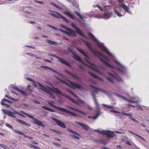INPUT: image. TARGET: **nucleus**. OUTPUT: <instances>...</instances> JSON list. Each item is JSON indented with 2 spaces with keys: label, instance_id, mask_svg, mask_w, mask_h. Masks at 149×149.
I'll use <instances>...</instances> for the list:
<instances>
[{
  "label": "nucleus",
  "instance_id": "1",
  "mask_svg": "<svg viewBox=\"0 0 149 149\" xmlns=\"http://www.w3.org/2000/svg\"><path fill=\"white\" fill-rule=\"evenodd\" d=\"M86 44L87 46L91 51L93 53L99 57L100 59L108 66L112 67L111 65L107 61H109V59L106 56L104 55L99 51H97L93 49V45L89 42H87Z\"/></svg>",
  "mask_w": 149,
  "mask_h": 149
},
{
  "label": "nucleus",
  "instance_id": "2",
  "mask_svg": "<svg viewBox=\"0 0 149 149\" xmlns=\"http://www.w3.org/2000/svg\"><path fill=\"white\" fill-rule=\"evenodd\" d=\"M54 76L62 83L65 84L67 86H69L74 89H75L76 88L82 89H83L84 88L82 87L81 85L77 83H75L73 82H71L69 83H68L65 82V81L61 79L60 78L55 75H54Z\"/></svg>",
  "mask_w": 149,
  "mask_h": 149
},
{
  "label": "nucleus",
  "instance_id": "3",
  "mask_svg": "<svg viewBox=\"0 0 149 149\" xmlns=\"http://www.w3.org/2000/svg\"><path fill=\"white\" fill-rule=\"evenodd\" d=\"M88 35L91 37V39L97 44L102 51H105L108 55L109 56L111 55V54L110 52L107 49L105 46L103 44H100L98 42L97 39L95 37L94 35L93 34L91 33H89Z\"/></svg>",
  "mask_w": 149,
  "mask_h": 149
},
{
  "label": "nucleus",
  "instance_id": "4",
  "mask_svg": "<svg viewBox=\"0 0 149 149\" xmlns=\"http://www.w3.org/2000/svg\"><path fill=\"white\" fill-rule=\"evenodd\" d=\"M21 112L24 114L28 116L30 118L32 119L33 120L32 121V123H33V124L37 125L39 126L42 127H45V126L43 124L42 121L40 120L37 119V118H34L33 116L25 113V112L23 111H22Z\"/></svg>",
  "mask_w": 149,
  "mask_h": 149
},
{
  "label": "nucleus",
  "instance_id": "5",
  "mask_svg": "<svg viewBox=\"0 0 149 149\" xmlns=\"http://www.w3.org/2000/svg\"><path fill=\"white\" fill-rule=\"evenodd\" d=\"M89 86H90L94 89V90L92 91L91 95L93 98L96 107H99V104L98 103L97 99L96 98V96L95 95V94L98 93V92L99 91L101 90V88H100L96 87L91 85H90Z\"/></svg>",
  "mask_w": 149,
  "mask_h": 149
},
{
  "label": "nucleus",
  "instance_id": "6",
  "mask_svg": "<svg viewBox=\"0 0 149 149\" xmlns=\"http://www.w3.org/2000/svg\"><path fill=\"white\" fill-rule=\"evenodd\" d=\"M108 74H109L110 77H107V80L110 82L113 83V79H115L118 81H122V78L116 74L115 73L114 75L110 72H109Z\"/></svg>",
  "mask_w": 149,
  "mask_h": 149
},
{
  "label": "nucleus",
  "instance_id": "7",
  "mask_svg": "<svg viewBox=\"0 0 149 149\" xmlns=\"http://www.w3.org/2000/svg\"><path fill=\"white\" fill-rule=\"evenodd\" d=\"M37 83L40 87L39 88L40 89L48 93L50 95V97L51 98L54 99L55 98V97L52 94L45 86L38 82H37Z\"/></svg>",
  "mask_w": 149,
  "mask_h": 149
},
{
  "label": "nucleus",
  "instance_id": "8",
  "mask_svg": "<svg viewBox=\"0 0 149 149\" xmlns=\"http://www.w3.org/2000/svg\"><path fill=\"white\" fill-rule=\"evenodd\" d=\"M71 26L77 30V33L80 36L86 38V37L84 34L83 31L76 26L74 23H72L70 24Z\"/></svg>",
  "mask_w": 149,
  "mask_h": 149
},
{
  "label": "nucleus",
  "instance_id": "9",
  "mask_svg": "<svg viewBox=\"0 0 149 149\" xmlns=\"http://www.w3.org/2000/svg\"><path fill=\"white\" fill-rule=\"evenodd\" d=\"M52 119L56 123V124L58 125L63 128H66L65 124L62 123L58 120L53 117L52 118Z\"/></svg>",
  "mask_w": 149,
  "mask_h": 149
},
{
  "label": "nucleus",
  "instance_id": "10",
  "mask_svg": "<svg viewBox=\"0 0 149 149\" xmlns=\"http://www.w3.org/2000/svg\"><path fill=\"white\" fill-rule=\"evenodd\" d=\"M103 134L106 135L107 137L109 138H112L115 135V134L113 132L107 130H104Z\"/></svg>",
  "mask_w": 149,
  "mask_h": 149
},
{
  "label": "nucleus",
  "instance_id": "11",
  "mask_svg": "<svg viewBox=\"0 0 149 149\" xmlns=\"http://www.w3.org/2000/svg\"><path fill=\"white\" fill-rule=\"evenodd\" d=\"M77 50L82 54L84 56H85V60L88 63H90V62L88 61V59H89V58L88 57V54L87 52H85V51L83 49H80L79 48H78Z\"/></svg>",
  "mask_w": 149,
  "mask_h": 149
},
{
  "label": "nucleus",
  "instance_id": "12",
  "mask_svg": "<svg viewBox=\"0 0 149 149\" xmlns=\"http://www.w3.org/2000/svg\"><path fill=\"white\" fill-rule=\"evenodd\" d=\"M68 49L70 52L74 55V57L76 59L84 63H83V61L82 59L79 56L75 54L74 52L70 48L68 47Z\"/></svg>",
  "mask_w": 149,
  "mask_h": 149
},
{
  "label": "nucleus",
  "instance_id": "13",
  "mask_svg": "<svg viewBox=\"0 0 149 149\" xmlns=\"http://www.w3.org/2000/svg\"><path fill=\"white\" fill-rule=\"evenodd\" d=\"M75 122L76 124L82 127L84 129L86 130H88L89 129V126L86 124L76 121H75Z\"/></svg>",
  "mask_w": 149,
  "mask_h": 149
},
{
  "label": "nucleus",
  "instance_id": "14",
  "mask_svg": "<svg viewBox=\"0 0 149 149\" xmlns=\"http://www.w3.org/2000/svg\"><path fill=\"white\" fill-rule=\"evenodd\" d=\"M65 72L70 74L71 76L74 77L75 78L76 80H77L80 81H82V79L80 78L78 75L76 74H74L66 70H65Z\"/></svg>",
  "mask_w": 149,
  "mask_h": 149
},
{
  "label": "nucleus",
  "instance_id": "15",
  "mask_svg": "<svg viewBox=\"0 0 149 149\" xmlns=\"http://www.w3.org/2000/svg\"><path fill=\"white\" fill-rule=\"evenodd\" d=\"M67 34L72 36H75L76 35V33L71 28H69L67 30Z\"/></svg>",
  "mask_w": 149,
  "mask_h": 149
},
{
  "label": "nucleus",
  "instance_id": "16",
  "mask_svg": "<svg viewBox=\"0 0 149 149\" xmlns=\"http://www.w3.org/2000/svg\"><path fill=\"white\" fill-rule=\"evenodd\" d=\"M55 56V58H57L58 59L61 63L66 65L69 67H70L71 66L70 64L69 63L67 62L65 60L60 58L58 56Z\"/></svg>",
  "mask_w": 149,
  "mask_h": 149
},
{
  "label": "nucleus",
  "instance_id": "17",
  "mask_svg": "<svg viewBox=\"0 0 149 149\" xmlns=\"http://www.w3.org/2000/svg\"><path fill=\"white\" fill-rule=\"evenodd\" d=\"M118 64L119 65L118 68V69L122 73H125L126 72V69L125 68L118 63Z\"/></svg>",
  "mask_w": 149,
  "mask_h": 149
},
{
  "label": "nucleus",
  "instance_id": "18",
  "mask_svg": "<svg viewBox=\"0 0 149 149\" xmlns=\"http://www.w3.org/2000/svg\"><path fill=\"white\" fill-rule=\"evenodd\" d=\"M119 7L123 8L127 12L130 13L131 12L130 11V9L129 7L125 5L124 4H123L121 5H120Z\"/></svg>",
  "mask_w": 149,
  "mask_h": 149
},
{
  "label": "nucleus",
  "instance_id": "19",
  "mask_svg": "<svg viewBox=\"0 0 149 149\" xmlns=\"http://www.w3.org/2000/svg\"><path fill=\"white\" fill-rule=\"evenodd\" d=\"M50 11H52L53 12L56 13L58 15H59L60 18H61L62 19H63L64 21H65L66 22H68V23L69 22V21L65 17L63 16L62 15H61L60 13H58L57 12H56L54 11H52V10H49Z\"/></svg>",
  "mask_w": 149,
  "mask_h": 149
},
{
  "label": "nucleus",
  "instance_id": "20",
  "mask_svg": "<svg viewBox=\"0 0 149 149\" xmlns=\"http://www.w3.org/2000/svg\"><path fill=\"white\" fill-rule=\"evenodd\" d=\"M88 73L92 77H94L95 78L98 79L101 81H102V79L101 78L99 77L95 74H94L92 72L89 71L88 72Z\"/></svg>",
  "mask_w": 149,
  "mask_h": 149
},
{
  "label": "nucleus",
  "instance_id": "21",
  "mask_svg": "<svg viewBox=\"0 0 149 149\" xmlns=\"http://www.w3.org/2000/svg\"><path fill=\"white\" fill-rule=\"evenodd\" d=\"M53 91L54 92L57 94H61L63 96V94L62 93L61 91L58 88L54 87L53 88Z\"/></svg>",
  "mask_w": 149,
  "mask_h": 149
},
{
  "label": "nucleus",
  "instance_id": "22",
  "mask_svg": "<svg viewBox=\"0 0 149 149\" xmlns=\"http://www.w3.org/2000/svg\"><path fill=\"white\" fill-rule=\"evenodd\" d=\"M63 96L65 97L69 100H70L72 102H73L75 104H77V102L72 98L70 96L67 95L66 94H64L63 95Z\"/></svg>",
  "mask_w": 149,
  "mask_h": 149
},
{
  "label": "nucleus",
  "instance_id": "23",
  "mask_svg": "<svg viewBox=\"0 0 149 149\" xmlns=\"http://www.w3.org/2000/svg\"><path fill=\"white\" fill-rule=\"evenodd\" d=\"M16 120L20 123L21 124L23 125H25L29 127H30L31 125L30 124H28L26 123L24 121L20 120L18 118H16Z\"/></svg>",
  "mask_w": 149,
  "mask_h": 149
},
{
  "label": "nucleus",
  "instance_id": "24",
  "mask_svg": "<svg viewBox=\"0 0 149 149\" xmlns=\"http://www.w3.org/2000/svg\"><path fill=\"white\" fill-rule=\"evenodd\" d=\"M70 108L71 109H72V110H73L75 111H77V112H79V113H81V114H83V115H84V116H86V113L81 111V110H80L79 109H75V108H74L72 107H70Z\"/></svg>",
  "mask_w": 149,
  "mask_h": 149
},
{
  "label": "nucleus",
  "instance_id": "25",
  "mask_svg": "<svg viewBox=\"0 0 149 149\" xmlns=\"http://www.w3.org/2000/svg\"><path fill=\"white\" fill-rule=\"evenodd\" d=\"M63 111L65 112L71 114V115H72L73 116H77V115L75 113H74L73 112L70 111L69 110L66 109L65 108H64V109Z\"/></svg>",
  "mask_w": 149,
  "mask_h": 149
},
{
  "label": "nucleus",
  "instance_id": "26",
  "mask_svg": "<svg viewBox=\"0 0 149 149\" xmlns=\"http://www.w3.org/2000/svg\"><path fill=\"white\" fill-rule=\"evenodd\" d=\"M40 67L45 70L48 69L53 72H55V70L47 66H41Z\"/></svg>",
  "mask_w": 149,
  "mask_h": 149
},
{
  "label": "nucleus",
  "instance_id": "27",
  "mask_svg": "<svg viewBox=\"0 0 149 149\" xmlns=\"http://www.w3.org/2000/svg\"><path fill=\"white\" fill-rule=\"evenodd\" d=\"M103 17L105 19H108L111 17V14L109 12L105 13Z\"/></svg>",
  "mask_w": 149,
  "mask_h": 149
},
{
  "label": "nucleus",
  "instance_id": "28",
  "mask_svg": "<svg viewBox=\"0 0 149 149\" xmlns=\"http://www.w3.org/2000/svg\"><path fill=\"white\" fill-rule=\"evenodd\" d=\"M42 108L45 109V110H47L52 112H55V111L45 106H42Z\"/></svg>",
  "mask_w": 149,
  "mask_h": 149
},
{
  "label": "nucleus",
  "instance_id": "29",
  "mask_svg": "<svg viewBox=\"0 0 149 149\" xmlns=\"http://www.w3.org/2000/svg\"><path fill=\"white\" fill-rule=\"evenodd\" d=\"M51 106L52 107H53L56 109H57L59 110H60V111H63L64 109V108H61L60 107H58L56 106L55 105L53 104H52V105H51Z\"/></svg>",
  "mask_w": 149,
  "mask_h": 149
},
{
  "label": "nucleus",
  "instance_id": "30",
  "mask_svg": "<svg viewBox=\"0 0 149 149\" xmlns=\"http://www.w3.org/2000/svg\"><path fill=\"white\" fill-rule=\"evenodd\" d=\"M67 131H68L69 132H70L71 133H73L77 135L78 136H80V135L79 134V133H77V132H75L73 130H72L71 129H70V128H68L67 129Z\"/></svg>",
  "mask_w": 149,
  "mask_h": 149
},
{
  "label": "nucleus",
  "instance_id": "31",
  "mask_svg": "<svg viewBox=\"0 0 149 149\" xmlns=\"http://www.w3.org/2000/svg\"><path fill=\"white\" fill-rule=\"evenodd\" d=\"M28 145L30 147L32 148L35 149H41L39 147L31 144H28Z\"/></svg>",
  "mask_w": 149,
  "mask_h": 149
},
{
  "label": "nucleus",
  "instance_id": "32",
  "mask_svg": "<svg viewBox=\"0 0 149 149\" xmlns=\"http://www.w3.org/2000/svg\"><path fill=\"white\" fill-rule=\"evenodd\" d=\"M13 131L14 132L17 133V134H20L23 135L24 136V134L22 132L19 131V130L16 129H13Z\"/></svg>",
  "mask_w": 149,
  "mask_h": 149
},
{
  "label": "nucleus",
  "instance_id": "33",
  "mask_svg": "<svg viewBox=\"0 0 149 149\" xmlns=\"http://www.w3.org/2000/svg\"><path fill=\"white\" fill-rule=\"evenodd\" d=\"M128 132H130V133H131L135 135H136V136L139 137L140 138H141V139H142L143 140H144V141H145V139L143 137H142V136L131 131H129Z\"/></svg>",
  "mask_w": 149,
  "mask_h": 149
},
{
  "label": "nucleus",
  "instance_id": "34",
  "mask_svg": "<svg viewBox=\"0 0 149 149\" xmlns=\"http://www.w3.org/2000/svg\"><path fill=\"white\" fill-rule=\"evenodd\" d=\"M47 42L49 44H51L52 45L56 44L57 43L51 40H46Z\"/></svg>",
  "mask_w": 149,
  "mask_h": 149
},
{
  "label": "nucleus",
  "instance_id": "35",
  "mask_svg": "<svg viewBox=\"0 0 149 149\" xmlns=\"http://www.w3.org/2000/svg\"><path fill=\"white\" fill-rule=\"evenodd\" d=\"M50 4L52 5V6L55 7H56V8H58V9H60L62 10V8L61 7H60L57 6V5H56V4H55L53 2H51L50 3Z\"/></svg>",
  "mask_w": 149,
  "mask_h": 149
},
{
  "label": "nucleus",
  "instance_id": "36",
  "mask_svg": "<svg viewBox=\"0 0 149 149\" xmlns=\"http://www.w3.org/2000/svg\"><path fill=\"white\" fill-rule=\"evenodd\" d=\"M102 105L104 107H107L110 109H114V107L112 105L107 106L106 104H102Z\"/></svg>",
  "mask_w": 149,
  "mask_h": 149
},
{
  "label": "nucleus",
  "instance_id": "37",
  "mask_svg": "<svg viewBox=\"0 0 149 149\" xmlns=\"http://www.w3.org/2000/svg\"><path fill=\"white\" fill-rule=\"evenodd\" d=\"M49 130H51V131H53V132H55L56 133L58 134H62V132L61 131H57V130H53V129H50Z\"/></svg>",
  "mask_w": 149,
  "mask_h": 149
},
{
  "label": "nucleus",
  "instance_id": "38",
  "mask_svg": "<svg viewBox=\"0 0 149 149\" xmlns=\"http://www.w3.org/2000/svg\"><path fill=\"white\" fill-rule=\"evenodd\" d=\"M76 13L77 14V15L79 16L80 18L82 20L84 21V17L82 16L78 12H76Z\"/></svg>",
  "mask_w": 149,
  "mask_h": 149
},
{
  "label": "nucleus",
  "instance_id": "39",
  "mask_svg": "<svg viewBox=\"0 0 149 149\" xmlns=\"http://www.w3.org/2000/svg\"><path fill=\"white\" fill-rule=\"evenodd\" d=\"M49 14L50 15L54 16L55 17L58 18H60L59 15H56L53 13H50Z\"/></svg>",
  "mask_w": 149,
  "mask_h": 149
},
{
  "label": "nucleus",
  "instance_id": "40",
  "mask_svg": "<svg viewBox=\"0 0 149 149\" xmlns=\"http://www.w3.org/2000/svg\"><path fill=\"white\" fill-rule=\"evenodd\" d=\"M13 114H14V113H13V112L11 111H10L9 112V113H8V115L9 116H11V117H13L15 118H16V117Z\"/></svg>",
  "mask_w": 149,
  "mask_h": 149
},
{
  "label": "nucleus",
  "instance_id": "41",
  "mask_svg": "<svg viewBox=\"0 0 149 149\" xmlns=\"http://www.w3.org/2000/svg\"><path fill=\"white\" fill-rule=\"evenodd\" d=\"M114 11V12L118 17H121L122 16V14L120 13L118 10H115Z\"/></svg>",
  "mask_w": 149,
  "mask_h": 149
},
{
  "label": "nucleus",
  "instance_id": "42",
  "mask_svg": "<svg viewBox=\"0 0 149 149\" xmlns=\"http://www.w3.org/2000/svg\"><path fill=\"white\" fill-rule=\"evenodd\" d=\"M65 14L68 15L71 18L73 19H74V17L69 12H65Z\"/></svg>",
  "mask_w": 149,
  "mask_h": 149
},
{
  "label": "nucleus",
  "instance_id": "43",
  "mask_svg": "<svg viewBox=\"0 0 149 149\" xmlns=\"http://www.w3.org/2000/svg\"><path fill=\"white\" fill-rule=\"evenodd\" d=\"M94 17L97 18H100L102 17V15L100 14H95L94 15Z\"/></svg>",
  "mask_w": 149,
  "mask_h": 149
},
{
  "label": "nucleus",
  "instance_id": "44",
  "mask_svg": "<svg viewBox=\"0 0 149 149\" xmlns=\"http://www.w3.org/2000/svg\"><path fill=\"white\" fill-rule=\"evenodd\" d=\"M2 110L5 114L8 115L10 111L6 110L5 109H2Z\"/></svg>",
  "mask_w": 149,
  "mask_h": 149
},
{
  "label": "nucleus",
  "instance_id": "45",
  "mask_svg": "<svg viewBox=\"0 0 149 149\" xmlns=\"http://www.w3.org/2000/svg\"><path fill=\"white\" fill-rule=\"evenodd\" d=\"M19 92H21L22 95H24L27 96V93L25 92L24 91L22 90H20V91H19Z\"/></svg>",
  "mask_w": 149,
  "mask_h": 149
},
{
  "label": "nucleus",
  "instance_id": "46",
  "mask_svg": "<svg viewBox=\"0 0 149 149\" xmlns=\"http://www.w3.org/2000/svg\"><path fill=\"white\" fill-rule=\"evenodd\" d=\"M6 125L10 129H11L13 130V129H13V127L12 126H11V125H10L9 124H8L7 123H6Z\"/></svg>",
  "mask_w": 149,
  "mask_h": 149
},
{
  "label": "nucleus",
  "instance_id": "47",
  "mask_svg": "<svg viewBox=\"0 0 149 149\" xmlns=\"http://www.w3.org/2000/svg\"><path fill=\"white\" fill-rule=\"evenodd\" d=\"M122 113L124 115H125L126 116H132V113L130 114V113H125L124 112H122Z\"/></svg>",
  "mask_w": 149,
  "mask_h": 149
},
{
  "label": "nucleus",
  "instance_id": "48",
  "mask_svg": "<svg viewBox=\"0 0 149 149\" xmlns=\"http://www.w3.org/2000/svg\"><path fill=\"white\" fill-rule=\"evenodd\" d=\"M60 26V27L61 28L66 29L67 31L68 30V29L69 28L63 24H61Z\"/></svg>",
  "mask_w": 149,
  "mask_h": 149
},
{
  "label": "nucleus",
  "instance_id": "49",
  "mask_svg": "<svg viewBox=\"0 0 149 149\" xmlns=\"http://www.w3.org/2000/svg\"><path fill=\"white\" fill-rule=\"evenodd\" d=\"M98 142H100L103 145H105L107 143V142L106 141L103 140H99Z\"/></svg>",
  "mask_w": 149,
  "mask_h": 149
},
{
  "label": "nucleus",
  "instance_id": "50",
  "mask_svg": "<svg viewBox=\"0 0 149 149\" xmlns=\"http://www.w3.org/2000/svg\"><path fill=\"white\" fill-rule=\"evenodd\" d=\"M47 26H48L53 29H54L55 30H58V29L56 27H55L54 26H53L52 25H50L49 24H48Z\"/></svg>",
  "mask_w": 149,
  "mask_h": 149
},
{
  "label": "nucleus",
  "instance_id": "51",
  "mask_svg": "<svg viewBox=\"0 0 149 149\" xmlns=\"http://www.w3.org/2000/svg\"><path fill=\"white\" fill-rule=\"evenodd\" d=\"M110 111L115 113H118L119 114H120V112L119 111L114 109L110 110Z\"/></svg>",
  "mask_w": 149,
  "mask_h": 149
},
{
  "label": "nucleus",
  "instance_id": "52",
  "mask_svg": "<svg viewBox=\"0 0 149 149\" xmlns=\"http://www.w3.org/2000/svg\"><path fill=\"white\" fill-rule=\"evenodd\" d=\"M2 103H5L4 102V101H6V102H9V103H11V101H9V100H7L5 98H3V99L1 100V102H2Z\"/></svg>",
  "mask_w": 149,
  "mask_h": 149
},
{
  "label": "nucleus",
  "instance_id": "53",
  "mask_svg": "<svg viewBox=\"0 0 149 149\" xmlns=\"http://www.w3.org/2000/svg\"><path fill=\"white\" fill-rule=\"evenodd\" d=\"M94 131L103 134L104 133V130L100 131L98 130H94Z\"/></svg>",
  "mask_w": 149,
  "mask_h": 149
},
{
  "label": "nucleus",
  "instance_id": "54",
  "mask_svg": "<svg viewBox=\"0 0 149 149\" xmlns=\"http://www.w3.org/2000/svg\"><path fill=\"white\" fill-rule=\"evenodd\" d=\"M55 72H53L54 73H55L58 74L59 75L61 76V77H63L64 75L63 74L61 73H59V72H57L55 70Z\"/></svg>",
  "mask_w": 149,
  "mask_h": 149
},
{
  "label": "nucleus",
  "instance_id": "55",
  "mask_svg": "<svg viewBox=\"0 0 149 149\" xmlns=\"http://www.w3.org/2000/svg\"><path fill=\"white\" fill-rule=\"evenodd\" d=\"M71 136L73 138H74L77 139H80V138L79 137L74 135H71Z\"/></svg>",
  "mask_w": 149,
  "mask_h": 149
},
{
  "label": "nucleus",
  "instance_id": "56",
  "mask_svg": "<svg viewBox=\"0 0 149 149\" xmlns=\"http://www.w3.org/2000/svg\"><path fill=\"white\" fill-rule=\"evenodd\" d=\"M129 118L131 119L134 122H135L136 123H139V122L136 119H135L134 118H133L132 117H129Z\"/></svg>",
  "mask_w": 149,
  "mask_h": 149
},
{
  "label": "nucleus",
  "instance_id": "57",
  "mask_svg": "<svg viewBox=\"0 0 149 149\" xmlns=\"http://www.w3.org/2000/svg\"><path fill=\"white\" fill-rule=\"evenodd\" d=\"M35 2H36L39 4H44V2L43 1H37L36 0H34Z\"/></svg>",
  "mask_w": 149,
  "mask_h": 149
},
{
  "label": "nucleus",
  "instance_id": "58",
  "mask_svg": "<svg viewBox=\"0 0 149 149\" xmlns=\"http://www.w3.org/2000/svg\"><path fill=\"white\" fill-rule=\"evenodd\" d=\"M27 79L28 81H29L32 82H33V83H36V81H35L34 80H33V79H31V78H28Z\"/></svg>",
  "mask_w": 149,
  "mask_h": 149
},
{
  "label": "nucleus",
  "instance_id": "59",
  "mask_svg": "<svg viewBox=\"0 0 149 149\" xmlns=\"http://www.w3.org/2000/svg\"><path fill=\"white\" fill-rule=\"evenodd\" d=\"M130 102L132 103H137L139 102L137 100L136 101H133L132 100H130Z\"/></svg>",
  "mask_w": 149,
  "mask_h": 149
},
{
  "label": "nucleus",
  "instance_id": "60",
  "mask_svg": "<svg viewBox=\"0 0 149 149\" xmlns=\"http://www.w3.org/2000/svg\"><path fill=\"white\" fill-rule=\"evenodd\" d=\"M1 104L2 105L6 106L7 107H10V105H8L5 103H2V101L1 102Z\"/></svg>",
  "mask_w": 149,
  "mask_h": 149
},
{
  "label": "nucleus",
  "instance_id": "61",
  "mask_svg": "<svg viewBox=\"0 0 149 149\" xmlns=\"http://www.w3.org/2000/svg\"><path fill=\"white\" fill-rule=\"evenodd\" d=\"M59 31H61L62 32L64 33H67V31H66L63 30V29H59Z\"/></svg>",
  "mask_w": 149,
  "mask_h": 149
},
{
  "label": "nucleus",
  "instance_id": "62",
  "mask_svg": "<svg viewBox=\"0 0 149 149\" xmlns=\"http://www.w3.org/2000/svg\"><path fill=\"white\" fill-rule=\"evenodd\" d=\"M13 88L15 89L18 91H19H19H20V89L19 88L17 87H16V86H13Z\"/></svg>",
  "mask_w": 149,
  "mask_h": 149
},
{
  "label": "nucleus",
  "instance_id": "63",
  "mask_svg": "<svg viewBox=\"0 0 149 149\" xmlns=\"http://www.w3.org/2000/svg\"><path fill=\"white\" fill-rule=\"evenodd\" d=\"M101 112L100 111L98 110V111H97L96 114V116L97 117L99 116Z\"/></svg>",
  "mask_w": 149,
  "mask_h": 149
},
{
  "label": "nucleus",
  "instance_id": "64",
  "mask_svg": "<svg viewBox=\"0 0 149 149\" xmlns=\"http://www.w3.org/2000/svg\"><path fill=\"white\" fill-rule=\"evenodd\" d=\"M2 147L3 148L5 149H9V148L8 147H7L5 145L3 144V146H2Z\"/></svg>",
  "mask_w": 149,
  "mask_h": 149
}]
</instances>
